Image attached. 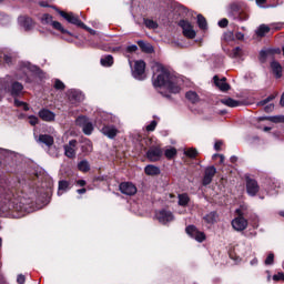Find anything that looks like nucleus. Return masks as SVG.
Segmentation results:
<instances>
[{"label": "nucleus", "instance_id": "obj_62", "mask_svg": "<svg viewBox=\"0 0 284 284\" xmlns=\"http://www.w3.org/2000/svg\"><path fill=\"white\" fill-rule=\"evenodd\" d=\"M272 99H274L273 97H268L265 100L261 101L258 103V105H267V103H270V101H272Z\"/></svg>", "mask_w": 284, "mask_h": 284}, {"label": "nucleus", "instance_id": "obj_33", "mask_svg": "<svg viewBox=\"0 0 284 284\" xmlns=\"http://www.w3.org/2000/svg\"><path fill=\"white\" fill-rule=\"evenodd\" d=\"M138 45L141 48V50H143V52H148L149 54L154 52V48L152 47V44L146 43L143 40L138 41Z\"/></svg>", "mask_w": 284, "mask_h": 284}, {"label": "nucleus", "instance_id": "obj_7", "mask_svg": "<svg viewBox=\"0 0 284 284\" xmlns=\"http://www.w3.org/2000/svg\"><path fill=\"white\" fill-rule=\"evenodd\" d=\"M67 97H68V101H69V103H71V105H78L85 99V95L83 94V92H81L80 90H77V89L68 90Z\"/></svg>", "mask_w": 284, "mask_h": 284}, {"label": "nucleus", "instance_id": "obj_58", "mask_svg": "<svg viewBox=\"0 0 284 284\" xmlns=\"http://www.w3.org/2000/svg\"><path fill=\"white\" fill-rule=\"evenodd\" d=\"M227 23H229L227 19L223 18L222 20H220V21L217 22V26H219L220 28H227Z\"/></svg>", "mask_w": 284, "mask_h": 284}, {"label": "nucleus", "instance_id": "obj_45", "mask_svg": "<svg viewBox=\"0 0 284 284\" xmlns=\"http://www.w3.org/2000/svg\"><path fill=\"white\" fill-rule=\"evenodd\" d=\"M229 10H231L232 12H236L237 14H242L241 13V7L239 6V3L233 2L227 7Z\"/></svg>", "mask_w": 284, "mask_h": 284}, {"label": "nucleus", "instance_id": "obj_32", "mask_svg": "<svg viewBox=\"0 0 284 284\" xmlns=\"http://www.w3.org/2000/svg\"><path fill=\"white\" fill-rule=\"evenodd\" d=\"M178 204L182 207H187V203H190V195L187 193H182L178 195Z\"/></svg>", "mask_w": 284, "mask_h": 284}, {"label": "nucleus", "instance_id": "obj_19", "mask_svg": "<svg viewBox=\"0 0 284 284\" xmlns=\"http://www.w3.org/2000/svg\"><path fill=\"white\" fill-rule=\"evenodd\" d=\"M101 132L104 134V136H108V139H114L116 134H119V129H116L114 125H104L101 129Z\"/></svg>", "mask_w": 284, "mask_h": 284}, {"label": "nucleus", "instance_id": "obj_11", "mask_svg": "<svg viewBox=\"0 0 284 284\" xmlns=\"http://www.w3.org/2000/svg\"><path fill=\"white\" fill-rule=\"evenodd\" d=\"M162 156L163 149H161V146H151L146 152V159H149V161H151L152 163L161 161Z\"/></svg>", "mask_w": 284, "mask_h": 284}, {"label": "nucleus", "instance_id": "obj_5", "mask_svg": "<svg viewBox=\"0 0 284 284\" xmlns=\"http://www.w3.org/2000/svg\"><path fill=\"white\" fill-rule=\"evenodd\" d=\"M54 8V7H53ZM57 12L60 14V17H63L68 23H71L72 26H77L78 28H87L85 23H83L79 17L74 16L72 12L65 13V11H61L59 9H55Z\"/></svg>", "mask_w": 284, "mask_h": 284}, {"label": "nucleus", "instance_id": "obj_13", "mask_svg": "<svg viewBox=\"0 0 284 284\" xmlns=\"http://www.w3.org/2000/svg\"><path fill=\"white\" fill-rule=\"evenodd\" d=\"M120 192L126 196H134L136 194V186L132 182H122L120 184Z\"/></svg>", "mask_w": 284, "mask_h": 284}, {"label": "nucleus", "instance_id": "obj_2", "mask_svg": "<svg viewBox=\"0 0 284 284\" xmlns=\"http://www.w3.org/2000/svg\"><path fill=\"white\" fill-rule=\"evenodd\" d=\"M0 212L2 214L10 212L9 215L13 219H21L26 216V212H32L30 209V200H26L24 197H13L10 200V197L0 196Z\"/></svg>", "mask_w": 284, "mask_h": 284}, {"label": "nucleus", "instance_id": "obj_55", "mask_svg": "<svg viewBox=\"0 0 284 284\" xmlns=\"http://www.w3.org/2000/svg\"><path fill=\"white\" fill-rule=\"evenodd\" d=\"M264 263L265 265H274V253H270Z\"/></svg>", "mask_w": 284, "mask_h": 284}, {"label": "nucleus", "instance_id": "obj_10", "mask_svg": "<svg viewBox=\"0 0 284 284\" xmlns=\"http://www.w3.org/2000/svg\"><path fill=\"white\" fill-rule=\"evenodd\" d=\"M155 219L162 225H168V223H172L174 221V214L168 210H161L155 213Z\"/></svg>", "mask_w": 284, "mask_h": 284}, {"label": "nucleus", "instance_id": "obj_50", "mask_svg": "<svg viewBox=\"0 0 284 284\" xmlns=\"http://www.w3.org/2000/svg\"><path fill=\"white\" fill-rule=\"evenodd\" d=\"M139 47L136 44H131L125 48V54H132V52H136Z\"/></svg>", "mask_w": 284, "mask_h": 284}, {"label": "nucleus", "instance_id": "obj_20", "mask_svg": "<svg viewBox=\"0 0 284 284\" xmlns=\"http://www.w3.org/2000/svg\"><path fill=\"white\" fill-rule=\"evenodd\" d=\"M256 230H258V216L257 215H253V230H248L244 233V236L246 239H256L257 236V232Z\"/></svg>", "mask_w": 284, "mask_h": 284}, {"label": "nucleus", "instance_id": "obj_36", "mask_svg": "<svg viewBox=\"0 0 284 284\" xmlns=\"http://www.w3.org/2000/svg\"><path fill=\"white\" fill-rule=\"evenodd\" d=\"M78 170L80 172H90V162L88 160H82L78 163Z\"/></svg>", "mask_w": 284, "mask_h": 284}, {"label": "nucleus", "instance_id": "obj_64", "mask_svg": "<svg viewBox=\"0 0 284 284\" xmlns=\"http://www.w3.org/2000/svg\"><path fill=\"white\" fill-rule=\"evenodd\" d=\"M274 110V104H267L265 108H264V111L265 112H272Z\"/></svg>", "mask_w": 284, "mask_h": 284}, {"label": "nucleus", "instance_id": "obj_6", "mask_svg": "<svg viewBox=\"0 0 284 284\" xmlns=\"http://www.w3.org/2000/svg\"><path fill=\"white\" fill-rule=\"evenodd\" d=\"M132 77L138 81H144L145 79V61L138 60L134 63V68L132 70Z\"/></svg>", "mask_w": 284, "mask_h": 284}, {"label": "nucleus", "instance_id": "obj_25", "mask_svg": "<svg viewBox=\"0 0 284 284\" xmlns=\"http://www.w3.org/2000/svg\"><path fill=\"white\" fill-rule=\"evenodd\" d=\"M235 214H237V217L245 219L246 216H250V207H247L245 204H242L235 210Z\"/></svg>", "mask_w": 284, "mask_h": 284}, {"label": "nucleus", "instance_id": "obj_14", "mask_svg": "<svg viewBox=\"0 0 284 284\" xmlns=\"http://www.w3.org/2000/svg\"><path fill=\"white\" fill-rule=\"evenodd\" d=\"M18 23L21 28H23V30H26V32H30V30L34 28V21H32V18L28 16H20L18 18Z\"/></svg>", "mask_w": 284, "mask_h": 284}, {"label": "nucleus", "instance_id": "obj_4", "mask_svg": "<svg viewBox=\"0 0 284 284\" xmlns=\"http://www.w3.org/2000/svg\"><path fill=\"white\" fill-rule=\"evenodd\" d=\"M0 85L6 90V92L11 94L13 99H17V97H21V94L23 93V84L12 80V77L10 75L1 78Z\"/></svg>", "mask_w": 284, "mask_h": 284}, {"label": "nucleus", "instance_id": "obj_22", "mask_svg": "<svg viewBox=\"0 0 284 284\" xmlns=\"http://www.w3.org/2000/svg\"><path fill=\"white\" fill-rule=\"evenodd\" d=\"M39 116L40 119H42V121H47V122H50V121H54V112L48 110V109H42L39 111Z\"/></svg>", "mask_w": 284, "mask_h": 284}, {"label": "nucleus", "instance_id": "obj_54", "mask_svg": "<svg viewBox=\"0 0 284 284\" xmlns=\"http://www.w3.org/2000/svg\"><path fill=\"white\" fill-rule=\"evenodd\" d=\"M272 52H273L272 49L262 50L260 52V57H261V59H267V57H270V54H272Z\"/></svg>", "mask_w": 284, "mask_h": 284}, {"label": "nucleus", "instance_id": "obj_49", "mask_svg": "<svg viewBox=\"0 0 284 284\" xmlns=\"http://www.w3.org/2000/svg\"><path fill=\"white\" fill-rule=\"evenodd\" d=\"M184 154L186 156H189L190 159H194L196 156V154H199V152L196 151V149H189V150L184 151Z\"/></svg>", "mask_w": 284, "mask_h": 284}, {"label": "nucleus", "instance_id": "obj_41", "mask_svg": "<svg viewBox=\"0 0 284 284\" xmlns=\"http://www.w3.org/2000/svg\"><path fill=\"white\" fill-rule=\"evenodd\" d=\"M176 154H178V151L173 146H169L166 150H164V155L168 159H174V156H176Z\"/></svg>", "mask_w": 284, "mask_h": 284}, {"label": "nucleus", "instance_id": "obj_31", "mask_svg": "<svg viewBox=\"0 0 284 284\" xmlns=\"http://www.w3.org/2000/svg\"><path fill=\"white\" fill-rule=\"evenodd\" d=\"M51 26L54 30H59V32H61L62 34H68L69 37H72V32L63 28V24H61V22L53 21Z\"/></svg>", "mask_w": 284, "mask_h": 284}, {"label": "nucleus", "instance_id": "obj_21", "mask_svg": "<svg viewBox=\"0 0 284 284\" xmlns=\"http://www.w3.org/2000/svg\"><path fill=\"white\" fill-rule=\"evenodd\" d=\"M227 17L229 19H233V21H247L250 19V14L236 13L232 9H227Z\"/></svg>", "mask_w": 284, "mask_h": 284}, {"label": "nucleus", "instance_id": "obj_30", "mask_svg": "<svg viewBox=\"0 0 284 284\" xmlns=\"http://www.w3.org/2000/svg\"><path fill=\"white\" fill-rule=\"evenodd\" d=\"M39 142L43 143L44 145L50 148V145L54 144V138H52L51 135H48V134H41L39 136Z\"/></svg>", "mask_w": 284, "mask_h": 284}, {"label": "nucleus", "instance_id": "obj_39", "mask_svg": "<svg viewBox=\"0 0 284 284\" xmlns=\"http://www.w3.org/2000/svg\"><path fill=\"white\" fill-rule=\"evenodd\" d=\"M82 132L87 134V136H90V134L94 132V125L92 124V122L89 121L87 124H84L82 126Z\"/></svg>", "mask_w": 284, "mask_h": 284}, {"label": "nucleus", "instance_id": "obj_18", "mask_svg": "<svg viewBox=\"0 0 284 284\" xmlns=\"http://www.w3.org/2000/svg\"><path fill=\"white\" fill-rule=\"evenodd\" d=\"M213 81H214V84L216 85V88H219V90H221V92H227V90H230V84L227 83L226 78L220 79L219 75H214Z\"/></svg>", "mask_w": 284, "mask_h": 284}, {"label": "nucleus", "instance_id": "obj_23", "mask_svg": "<svg viewBox=\"0 0 284 284\" xmlns=\"http://www.w3.org/2000/svg\"><path fill=\"white\" fill-rule=\"evenodd\" d=\"M144 172L148 176H158V174H161V169L153 164H149L144 168Z\"/></svg>", "mask_w": 284, "mask_h": 284}, {"label": "nucleus", "instance_id": "obj_44", "mask_svg": "<svg viewBox=\"0 0 284 284\" xmlns=\"http://www.w3.org/2000/svg\"><path fill=\"white\" fill-rule=\"evenodd\" d=\"M242 52H243V51H242L241 47H236V48H234V49L231 51L230 57H231L232 59H239V57H241V53H242Z\"/></svg>", "mask_w": 284, "mask_h": 284}, {"label": "nucleus", "instance_id": "obj_34", "mask_svg": "<svg viewBox=\"0 0 284 284\" xmlns=\"http://www.w3.org/2000/svg\"><path fill=\"white\" fill-rule=\"evenodd\" d=\"M100 63L104 68H110L111 65L114 64V58L112 55H110V54L105 55V57L101 58Z\"/></svg>", "mask_w": 284, "mask_h": 284}, {"label": "nucleus", "instance_id": "obj_48", "mask_svg": "<svg viewBox=\"0 0 284 284\" xmlns=\"http://www.w3.org/2000/svg\"><path fill=\"white\" fill-rule=\"evenodd\" d=\"M156 125H159L156 120L151 121L150 124L145 128L146 132H154V130H156Z\"/></svg>", "mask_w": 284, "mask_h": 284}, {"label": "nucleus", "instance_id": "obj_9", "mask_svg": "<svg viewBox=\"0 0 284 284\" xmlns=\"http://www.w3.org/2000/svg\"><path fill=\"white\" fill-rule=\"evenodd\" d=\"M185 232L191 239L197 241V243H203V241H205V233L199 231L194 225L186 226Z\"/></svg>", "mask_w": 284, "mask_h": 284}, {"label": "nucleus", "instance_id": "obj_1", "mask_svg": "<svg viewBox=\"0 0 284 284\" xmlns=\"http://www.w3.org/2000/svg\"><path fill=\"white\" fill-rule=\"evenodd\" d=\"M152 69L153 88H164V90H168L171 94H179V92H181L183 79L170 73V71L163 68L160 63H155Z\"/></svg>", "mask_w": 284, "mask_h": 284}, {"label": "nucleus", "instance_id": "obj_60", "mask_svg": "<svg viewBox=\"0 0 284 284\" xmlns=\"http://www.w3.org/2000/svg\"><path fill=\"white\" fill-rule=\"evenodd\" d=\"M0 19H2V21H0V23H1L2 26H6V22H7V21H10V17H8V16H6V14H2V13H0Z\"/></svg>", "mask_w": 284, "mask_h": 284}, {"label": "nucleus", "instance_id": "obj_8", "mask_svg": "<svg viewBox=\"0 0 284 284\" xmlns=\"http://www.w3.org/2000/svg\"><path fill=\"white\" fill-rule=\"evenodd\" d=\"M180 28H182V32L186 39H195L196 31L194 30V26L187 20H181L179 22Z\"/></svg>", "mask_w": 284, "mask_h": 284}, {"label": "nucleus", "instance_id": "obj_16", "mask_svg": "<svg viewBox=\"0 0 284 284\" xmlns=\"http://www.w3.org/2000/svg\"><path fill=\"white\" fill-rule=\"evenodd\" d=\"M258 190H260V186L256 180H253V179L246 180V192L248 196H254L255 194H258Z\"/></svg>", "mask_w": 284, "mask_h": 284}, {"label": "nucleus", "instance_id": "obj_57", "mask_svg": "<svg viewBox=\"0 0 284 284\" xmlns=\"http://www.w3.org/2000/svg\"><path fill=\"white\" fill-rule=\"evenodd\" d=\"M273 281H284L283 272H280V273L273 275Z\"/></svg>", "mask_w": 284, "mask_h": 284}, {"label": "nucleus", "instance_id": "obj_3", "mask_svg": "<svg viewBox=\"0 0 284 284\" xmlns=\"http://www.w3.org/2000/svg\"><path fill=\"white\" fill-rule=\"evenodd\" d=\"M39 72V67L33 65L29 61H20L16 69L14 77L18 81H24V83H32L34 81V74Z\"/></svg>", "mask_w": 284, "mask_h": 284}, {"label": "nucleus", "instance_id": "obj_61", "mask_svg": "<svg viewBox=\"0 0 284 284\" xmlns=\"http://www.w3.org/2000/svg\"><path fill=\"white\" fill-rule=\"evenodd\" d=\"M222 146H223V141H216L214 144V150H216V152H220Z\"/></svg>", "mask_w": 284, "mask_h": 284}, {"label": "nucleus", "instance_id": "obj_59", "mask_svg": "<svg viewBox=\"0 0 284 284\" xmlns=\"http://www.w3.org/2000/svg\"><path fill=\"white\" fill-rule=\"evenodd\" d=\"M17 283L18 284H24L26 283V275L19 274L17 277Z\"/></svg>", "mask_w": 284, "mask_h": 284}, {"label": "nucleus", "instance_id": "obj_37", "mask_svg": "<svg viewBox=\"0 0 284 284\" xmlns=\"http://www.w3.org/2000/svg\"><path fill=\"white\" fill-rule=\"evenodd\" d=\"M197 26L200 30H205L207 28V20L203 14H197Z\"/></svg>", "mask_w": 284, "mask_h": 284}, {"label": "nucleus", "instance_id": "obj_40", "mask_svg": "<svg viewBox=\"0 0 284 284\" xmlns=\"http://www.w3.org/2000/svg\"><path fill=\"white\" fill-rule=\"evenodd\" d=\"M143 21L145 28H148L149 30H156V28H159V23H156V21L152 19H144Z\"/></svg>", "mask_w": 284, "mask_h": 284}, {"label": "nucleus", "instance_id": "obj_12", "mask_svg": "<svg viewBox=\"0 0 284 284\" xmlns=\"http://www.w3.org/2000/svg\"><path fill=\"white\" fill-rule=\"evenodd\" d=\"M231 225L235 232H245V230H247L248 222L245 217L236 216L232 220Z\"/></svg>", "mask_w": 284, "mask_h": 284}, {"label": "nucleus", "instance_id": "obj_24", "mask_svg": "<svg viewBox=\"0 0 284 284\" xmlns=\"http://www.w3.org/2000/svg\"><path fill=\"white\" fill-rule=\"evenodd\" d=\"M271 68L276 79H281V77H283V67H281V63L273 61L271 62Z\"/></svg>", "mask_w": 284, "mask_h": 284}, {"label": "nucleus", "instance_id": "obj_17", "mask_svg": "<svg viewBox=\"0 0 284 284\" xmlns=\"http://www.w3.org/2000/svg\"><path fill=\"white\" fill-rule=\"evenodd\" d=\"M215 174H216V168L207 166L204 171L203 185H210V183H212V180L214 179Z\"/></svg>", "mask_w": 284, "mask_h": 284}, {"label": "nucleus", "instance_id": "obj_47", "mask_svg": "<svg viewBox=\"0 0 284 284\" xmlns=\"http://www.w3.org/2000/svg\"><path fill=\"white\" fill-rule=\"evenodd\" d=\"M268 121L272 123H284V115L270 116Z\"/></svg>", "mask_w": 284, "mask_h": 284}, {"label": "nucleus", "instance_id": "obj_42", "mask_svg": "<svg viewBox=\"0 0 284 284\" xmlns=\"http://www.w3.org/2000/svg\"><path fill=\"white\" fill-rule=\"evenodd\" d=\"M14 105H16V108H22V110H24V112H28V110H30V106L28 105V103L20 101L18 99H14Z\"/></svg>", "mask_w": 284, "mask_h": 284}, {"label": "nucleus", "instance_id": "obj_38", "mask_svg": "<svg viewBox=\"0 0 284 284\" xmlns=\"http://www.w3.org/2000/svg\"><path fill=\"white\" fill-rule=\"evenodd\" d=\"M185 97L187 101H191V103L199 102V94L195 91H187Z\"/></svg>", "mask_w": 284, "mask_h": 284}, {"label": "nucleus", "instance_id": "obj_27", "mask_svg": "<svg viewBox=\"0 0 284 284\" xmlns=\"http://www.w3.org/2000/svg\"><path fill=\"white\" fill-rule=\"evenodd\" d=\"M70 190V182L65 180H61L58 183V196H62L64 192H68Z\"/></svg>", "mask_w": 284, "mask_h": 284}, {"label": "nucleus", "instance_id": "obj_51", "mask_svg": "<svg viewBox=\"0 0 284 284\" xmlns=\"http://www.w3.org/2000/svg\"><path fill=\"white\" fill-rule=\"evenodd\" d=\"M54 89L55 90H65V84L61 80L57 79L54 81Z\"/></svg>", "mask_w": 284, "mask_h": 284}, {"label": "nucleus", "instance_id": "obj_35", "mask_svg": "<svg viewBox=\"0 0 284 284\" xmlns=\"http://www.w3.org/2000/svg\"><path fill=\"white\" fill-rule=\"evenodd\" d=\"M40 21L42 26H52V23H54L52 16H50L49 13L42 14Z\"/></svg>", "mask_w": 284, "mask_h": 284}, {"label": "nucleus", "instance_id": "obj_56", "mask_svg": "<svg viewBox=\"0 0 284 284\" xmlns=\"http://www.w3.org/2000/svg\"><path fill=\"white\" fill-rule=\"evenodd\" d=\"M29 123H30V125H37V123H39V118H37L34 115H30Z\"/></svg>", "mask_w": 284, "mask_h": 284}, {"label": "nucleus", "instance_id": "obj_15", "mask_svg": "<svg viewBox=\"0 0 284 284\" xmlns=\"http://www.w3.org/2000/svg\"><path fill=\"white\" fill-rule=\"evenodd\" d=\"M64 156L68 159H74L77 156V140L69 141L64 146Z\"/></svg>", "mask_w": 284, "mask_h": 284}, {"label": "nucleus", "instance_id": "obj_43", "mask_svg": "<svg viewBox=\"0 0 284 284\" xmlns=\"http://www.w3.org/2000/svg\"><path fill=\"white\" fill-rule=\"evenodd\" d=\"M88 116L85 115H80L75 120V124L79 125L80 128H83L88 123Z\"/></svg>", "mask_w": 284, "mask_h": 284}, {"label": "nucleus", "instance_id": "obj_29", "mask_svg": "<svg viewBox=\"0 0 284 284\" xmlns=\"http://www.w3.org/2000/svg\"><path fill=\"white\" fill-rule=\"evenodd\" d=\"M223 105H227V108H239L241 105V101L234 100L232 98H224L220 100Z\"/></svg>", "mask_w": 284, "mask_h": 284}, {"label": "nucleus", "instance_id": "obj_28", "mask_svg": "<svg viewBox=\"0 0 284 284\" xmlns=\"http://www.w3.org/2000/svg\"><path fill=\"white\" fill-rule=\"evenodd\" d=\"M217 219H219V214H216L215 211H212L209 214L203 216V221H205V223H207L209 225H214Z\"/></svg>", "mask_w": 284, "mask_h": 284}, {"label": "nucleus", "instance_id": "obj_26", "mask_svg": "<svg viewBox=\"0 0 284 284\" xmlns=\"http://www.w3.org/2000/svg\"><path fill=\"white\" fill-rule=\"evenodd\" d=\"M271 31H272V28H270V26H267V24H260L257 27V29L255 30V34H256V37L263 38V37H265Z\"/></svg>", "mask_w": 284, "mask_h": 284}, {"label": "nucleus", "instance_id": "obj_63", "mask_svg": "<svg viewBox=\"0 0 284 284\" xmlns=\"http://www.w3.org/2000/svg\"><path fill=\"white\" fill-rule=\"evenodd\" d=\"M235 38H236L239 41H243V39H245V34H243V32H236V33H235Z\"/></svg>", "mask_w": 284, "mask_h": 284}, {"label": "nucleus", "instance_id": "obj_52", "mask_svg": "<svg viewBox=\"0 0 284 284\" xmlns=\"http://www.w3.org/2000/svg\"><path fill=\"white\" fill-rule=\"evenodd\" d=\"M224 41H234V32L227 31L223 36Z\"/></svg>", "mask_w": 284, "mask_h": 284}, {"label": "nucleus", "instance_id": "obj_53", "mask_svg": "<svg viewBox=\"0 0 284 284\" xmlns=\"http://www.w3.org/2000/svg\"><path fill=\"white\" fill-rule=\"evenodd\" d=\"M3 61L4 63H7V65H12L14 58H12L11 54H4L3 55Z\"/></svg>", "mask_w": 284, "mask_h": 284}, {"label": "nucleus", "instance_id": "obj_46", "mask_svg": "<svg viewBox=\"0 0 284 284\" xmlns=\"http://www.w3.org/2000/svg\"><path fill=\"white\" fill-rule=\"evenodd\" d=\"M283 26H284L283 22H273L268 24V28H271V30L278 31V30H283Z\"/></svg>", "mask_w": 284, "mask_h": 284}]
</instances>
